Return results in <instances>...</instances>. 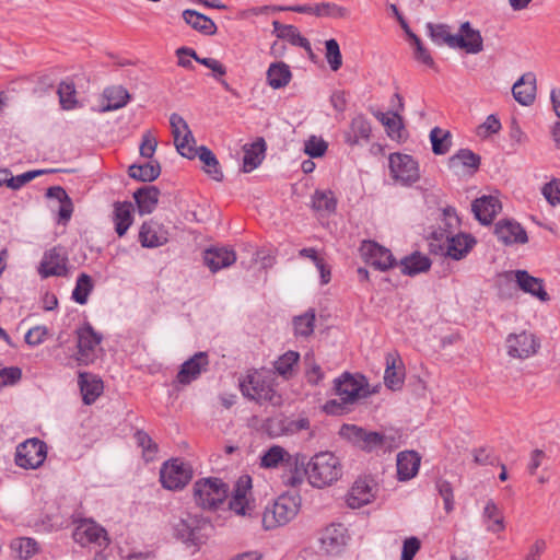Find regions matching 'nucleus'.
Returning <instances> with one entry per match:
<instances>
[{
	"label": "nucleus",
	"instance_id": "nucleus-1",
	"mask_svg": "<svg viewBox=\"0 0 560 560\" xmlns=\"http://www.w3.org/2000/svg\"><path fill=\"white\" fill-rule=\"evenodd\" d=\"M366 386L364 376L354 377L348 372L343 373L334 382V392L339 399L326 401L324 411L328 415H343L350 411V405L368 395Z\"/></svg>",
	"mask_w": 560,
	"mask_h": 560
},
{
	"label": "nucleus",
	"instance_id": "nucleus-2",
	"mask_svg": "<svg viewBox=\"0 0 560 560\" xmlns=\"http://www.w3.org/2000/svg\"><path fill=\"white\" fill-rule=\"evenodd\" d=\"M342 474L340 460L330 452H320L314 455L307 466L303 465L302 477L307 476L310 483L316 488H324L337 481Z\"/></svg>",
	"mask_w": 560,
	"mask_h": 560
},
{
	"label": "nucleus",
	"instance_id": "nucleus-3",
	"mask_svg": "<svg viewBox=\"0 0 560 560\" xmlns=\"http://www.w3.org/2000/svg\"><path fill=\"white\" fill-rule=\"evenodd\" d=\"M306 457L301 454H290L282 446L273 445L260 458V466L265 468L282 467L291 472L287 483L295 487L302 482V469Z\"/></svg>",
	"mask_w": 560,
	"mask_h": 560
},
{
	"label": "nucleus",
	"instance_id": "nucleus-4",
	"mask_svg": "<svg viewBox=\"0 0 560 560\" xmlns=\"http://www.w3.org/2000/svg\"><path fill=\"white\" fill-rule=\"evenodd\" d=\"M430 243L433 252L439 250L454 260L464 258L475 246L476 240L466 233L454 234L452 231H433Z\"/></svg>",
	"mask_w": 560,
	"mask_h": 560
},
{
	"label": "nucleus",
	"instance_id": "nucleus-5",
	"mask_svg": "<svg viewBox=\"0 0 560 560\" xmlns=\"http://www.w3.org/2000/svg\"><path fill=\"white\" fill-rule=\"evenodd\" d=\"M300 498L298 495L282 494L271 505L266 506L261 523L265 529H273L291 522L299 513Z\"/></svg>",
	"mask_w": 560,
	"mask_h": 560
},
{
	"label": "nucleus",
	"instance_id": "nucleus-6",
	"mask_svg": "<svg viewBox=\"0 0 560 560\" xmlns=\"http://www.w3.org/2000/svg\"><path fill=\"white\" fill-rule=\"evenodd\" d=\"M229 492V486L219 478H203L194 485L196 503L205 510H215L222 504Z\"/></svg>",
	"mask_w": 560,
	"mask_h": 560
},
{
	"label": "nucleus",
	"instance_id": "nucleus-7",
	"mask_svg": "<svg viewBox=\"0 0 560 560\" xmlns=\"http://www.w3.org/2000/svg\"><path fill=\"white\" fill-rule=\"evenodd\" d=\"M77 334V361L79 364L93 363L102 352V334L97 332L90 323H84L75 330Z\"/></svg>",
	"mask_w": 560,
	"mask_h": 560
},
{
	"label": "nucleus",
	"instance_id": "nucleus-8",
	"mask_svg": "<svg viewBox=\"0 0 560 560\" xmlns=\"http://www.w3.org/2000/svg\"><path fill=\"white\" fill-rule=\"evenodd\" d=\"M242 394L256 401H273L276 390L270 376L264 371L249 372L240 383Z\"/></svg>",
	"mask_w": 560,
	"mask_h": 560
},
{
	"label": "nucleus",
	"instance_id": "nucleus-9",
	"mask_svg": "<svg viewBox=\"0 0 560 560\" xmlns=\"http://www.w3.org/2000/svg\"><path fill=\"white\" fill-rule=\"evenodd\" d=\"M389 171L392 177L404 186H410L420 178L418 162L408 154H390Z\"/></svg>",
	"mask_w": 560,
	"mask_h": 560
},
{
	"label": "nucleus",
	"instance_id": "nucleus-10",
	"mask_svg": "<svg viewBox=\"0 0 560 560\" xmlns=\"http://www.w3.org/2000/svg\"><path fill=\"white\" fill-rule=\"evenodd\" d=\"M46 456V444L38 439H30L16 447L15 464L24 469H36L44 463Z\"/></svg>",
	"mask_w": 560,
	"mask_h": 560
},
{
	"label": "nucleus",
	"instance_id": "nucleus-11",
	"mask_svg": "<svg viewBox=\"0 0 560 560\" xmlns=\"http://www.w3.org/2000/svg\"><path fill=\"white\" fill-rule=\"evenodd\" d=\"M191 477V468L179 459L164 463L160 470V481L168 490L183 489Z\"/></svg>",
	"mask_w": 560,
	"mask_h": 560
},
{
	"label": "nucleus",
	"instance_id": "nucleus-12",
	"mask_svg": "<svg viewBox=\"0 0 560 560\" xmlns=\"http://www.w3.org/2000/svg\"><path fill=\"white\" fill-rule=\"evenodd\" d=\"M506 352L514 359H527L538 351L540 345L534 334L523 330L510 334L505 339Z\"/></svg>",
	"mask_w": 560,
	"mask_h": 560
},
{
	"label": "nucleus",
	"instance_id": "nucleus-13",
	"mask_svg": "<svg viewBox=\"0 0 560 560\" xmlns=\"http://www.w3.org/2000/svg\"><path fill=\"white\" fill-rule=\"evenodd\" d=\"M170 125L177 152L189 160L195 159L196 149L190 144L195 140L185 119L173 113L170 117Z\"/></svg>",
	"mask_w": 560,
	"mask_h": 560
},
{
	"label": "nucleus",
	"instance_id": "nucleus-14",
	"mask_svg": "<svg viewBox=\"0 0 560 560\" xmlns=\"http://www.w3.org/2000/svg\"><path fill=\"white\" fill-rule=\"evenodd\" d=\"M68 253L62 246H55L44 253L38 272L43 278L65 277L68 273Z\"/></svg>",
	"mask_w": 560,
	"mask_h": 560
},
{
	"label": "nucleus",
	"instance_id": "nucleus-15",
	"mask_svg": "<svg viewBox=\"0 0 560 560\" xmlns=\"http://www.w3.org/2000/svg\"><path fill=\"white\" fill-rule=\"evenodd\" d=\"M348 538L347 528L343 525L331 524L320 535V549L327 555L337 556L345 549Z\"/></svg>",
	"mask_w": 560,
	"mask_h": 560
},
{
	"label": "nucleus",
	"instance_id": "nucleus-16",
	"mask_svg": "<svg viewBox=\"0 0 560 560\" xmlns=\"http://www.w3.org/2000/svg\"><path fill=\"white\" fill-rule=\"evenodd\" d=\"M73 538L81 546L95 544L98 547H105L108 544L105 529L95 522L89 520H84L79 523L73 532Z\"/></svg>",
	"mask_w": 560,
	"mask_h": 560
},
{
	"label": "nucleus",
	"instance_id": "nucleus-17",
	"mask_svg": "<svg viewBox=\"0 0 560 560\" xmlns=\"http://www.w3.org/2000/svg\"><path fill=\"white\" fill-rule=\"evenodd\" d=\"M362 252L368 261L378 270L386 271L397 264L392 252L375 242H364Z\"/></svg>",
	"mask_w": 560,
	"mask_h": 560
},
{
	"label": "nucleus",
	"instance_id": "nucleus-18",
	"mask_svg": "<svg viewBox=\"0 0 560 560\" xmlns=\"http://www.w3.org/2000/svg\"><path fill=\"white\" fill-rule=\"evenodd\" d=\"M208 365V353L202 351L197 352L180 365V370L178 371L176 378L178 383L187 385L198 378Z\"/></svg>",
	"mask_w": 560,
	"mask_h": 560
},
{
	"label": "nucleus",
	"instance_id": "nucleus-19",
	"mask_svg": "<svg viewBox=\"0 0 560 560\" xmlns=\"http://www.w3.org/2000/svg\"><path fill=\"white\" fill-rule=\"evenodd\" d=\"M494 233L504 245L525 244L528 241L526 231L520 223L512 220H501L495 224Z\"/></svg>",
	"mask_w": 560,
	"mask_h": 560
},
{
	"label": "nucleus",
	"instance_id": "nucleus-20",
	"mask_svg": "<svg viewBox=\"0 0 560 560\" xmlns=\"http://www.w3.org/2000/svg\"><path fill=\"white\" fill-rule=\"evenodd\" d=\"M456 48L467 54H479L483 50V39L478 30L471 27L469 22L462 23L459 34H456Z\"/></svg>",
	"mask_w": 560,
	"mask_h": 560
},
{
	"label": "nucleus",
	"instance_id": "nucleus-21",
	"mask_svg": "<svg viewBox=\"0 0 560 560\" xmlns=\"http://www.w3.org/2000/svg\"><path fill=\"white\" fill-rule=\"evenodd\" d=\"M500 210L501 203L499 199L493 196H482L477 198L471 205V211L475 218L483 225L491 224Z\"/></svg>",
	"mask_w": 560,
	"mask_h": 560
},
{
	"label": "nucleus",
	"instance_id": "nucleus-22",
	"mask_svg": "<svg viewBox=\"0 0 560 560\" xmlns=\"http://www.w3.org/2000/svg\"><path fill=\"white\" fill-rule=\"evenodd\" d=\"M139 241L142 247L154 248L162 246L168 241L167 231L158 222H144L139 232Z\"/></svg>",
	"mask_w": 560,
	"mask_h": 560
},
{
	"label": "nucleus",
	"instance_id": "nucleus-23",
	"mask_svg": "<svg viewBox=\"0 0 560 560\" xmlns=\"http://www.w3.org/2000/svg\"><path fill=\"white\" fill-rule=\"evenodd\" d=\"M235 260V252L228 247H210L203 253L205 265L212 272L231 266Z\"/></svg>",
	"mask_w": 560,
	"mask_h": 560
},
{
	"label": "nucleus",
	"instance_id": "nucleus-24",
	"mask_svg": "<svg viewBox=\"0 0 560 560\" xmlns=\"http://www.w3.org/2000/svg\"><path fill=\"white\" fill-rule=\"evenodd\" d=\"M513 97L523 106H528L535 101L536 77L532 72L523 74L512 88Z\"/></svg>",
	"mask_w": 560,
	"mask_h": 560
},
{
	"label": "nucleus",
	"instance_id": "nucleus-25",
	"mask_svg": "<svg viewBox=\"0 0 560 560\" xmlns=\"http://www.w3.org/2000/svg\"><path fill=\"white\" fill-rule=\"evenodd\" d=\"M405 372L404 365L396 353H388L386 355V370L384 373L385 385L392 389H400L404 384Z\"/></svg>",
	"mask_w": 560,
	"mask_h": 560
},
{
	"label": "nucleus",
	"instance_id": "nucleus-26",
	"mask_svg": "<svg viewBox=\"0 0 560 560\" xmlns=\"http://www.w3.org/2000/svg\"><path fill=\"white\" fill-rule=\"evenodd\" d=\"M481 518L487 532L492 534H500L504 532L505 520L503 512L492 499L487 500L482 510Z\"/></svg>",
	"mask_w": 560,
	"mask_h": 560
},
{
	"label": "nucleus",
	"instance_id": "nucleus-27",
	"mask_svg": "<svg viewBox=\"0 0 560 560\" xmlns=\"http://www.w3.org/2000/svg\"><path fill=\"white\" fill-rule=\"evenodd\" d=\"M515 281L520 289L525 293L539 299L541 302L549 300V295L544 288L542 280L530 276L526 270L514 271Z\"/></svg>",
	"mask_w": 560,
	"mask_h": 560
},
{
	"label": "nucleus",
	"instance_id": "nucleus-28",
	"mask_svg": "<svg viewBox=\"0 0 560 560\" xmlns=\"http://www.w3.org/2000/svg\"><path fill=\"white\" fill-rule=\"evenodd\" d=\"M421 458L415 451L400 452L397 455V476L401 481L413 478L420 466Z\"/></svg>",
	"mask_w": 560,
	"mask_h": 560
},
{
	"label": "nucleus",
	"instance_id": "nucleus-29",
	"mask_svg": "<svg viewBox=\"0 0 560 560\" xmlns=\"http://www.w3.org/2000/svg\"><path fill=\"white\" fill-rule=\"evenodd\" d=\"M179 52H187L198 63L210 69L212 71L213 79L217 80L225 91H231L230 84L223 79V77L226 74V68L222 62L214 58L199 57L197 52L189 47H180Z\"/></svg>",
	"mask_w": 560,
	"mask_h": 560
},
{
	"label": "nucleus",
	"instance_id": "nucleus-30",
	"mask_svg": "<svg viewBox=\"0 0 560 560\" xmlns=\"http://www.w3.org/2000/svg\"><path fill=\"white\" fill-rule=\"evenodd\" d=\"M243 171L249 173L258 167L265 156L266 141L257 138L253 143L244 145Z\"/></svg>",
	"mask_w": 560,
	"mask_h": 560
},
{
	"label": "nucleus",
	"instance_id": "nucleus-31",
	"mask_svg": "<svg viewBox=\"0 0 560 560\" xmlns=\"http://www.w3.org/2000/svg\"><path fill=\"white\" fill-rule=\"evenodd\" d=\"M160 190L155 186H143L133 192L140 214H149L154 211L159 202Z\"/></svg>",
	"mask_w": 560,
	"mask_h": 560
},
{
	"label": "nucleus",
	"instance_id": "nucleus-32",
	"mask_svg": "<svg viewBox=\"0 0 560 560\" xmlns=\"http://www.w3.org/2000/svg\"><path fill=\"white\" fill-rule=\"evenodd\" d=\"M374 498L372 487L365 480H357L347 495V504L351 509H360Z\"/></svg>",
	"mask_w": 560,
	"mask_h": 560
},
{
	"label": "nucleus",
	"instance_id": "nucleus-33",
	"mask_svg": "<svg viewBox=\"0 0 560 560\" xmlns=\"http://www.w3.org/2000/svg\"><path fill=\"white\" fill-rule=\"evenodd\" d=\"M79 386L85 405H92L101 396L104 388L102 380L88 373H80Z\"/></svg>",
	"mask_w": 560,
	"mask_h": 560
},
{
	"label": "nucleus",
	"instance_id": "nucleus-34",
	"mask_svg": "<svg viewBox=\"0 0 560 560\" xmlns=\"http://www.w3.org/2000/svg\"><path fill=\"white\" fill-rule=\"evenodd\" d=\"M272 25L278 38L285 39L292 45L302 47L312 54V47L308 39L301 35L298 27L293 25L281 24L279 21H273Z\"/></svg>",
	"mask_w": 560,
	"mask_h": 560
},
{
	"label": "nucleus",
	"instance_id": "nucleus-35",
	"mask_svg": "<svg viewBox=\"0 0 560 560\" xmlns=\"http://www.w3.org/2000/svg\"><path fill=\"white\" fill-rule=\"evenodd\" d=\"M399 266L401 268V273L413 277L421 272H425L431 267V260L428 256L422 255L419 252H415L409 256L404 257Z\"/></svg>",
	"mask_w": 560,
	"mask_h": 560
},
{
	"label": "nucleus",
	"instance_id": "nucleus-36",
	"mask_svg": "<svg viewBox=\"0 0 560 560\" xmlns=\"http://www.w3.org/2000/svg\"><path fill=\"white\" fill-rule=\"evenodd\" d=\"M371 131L370 121L363 115H358L351 120L350 131L346 135V142L355 145L360 140L369 141Z\"/></svg>",
	"mask_w": 560,
	"mask_h": 560
},
{
	"label": "nucleus",
	"instance_id": "nucleus-37",
	"mask_svg": "<svg viewBox=\"0 0 560 560\" xmlns=\"http://www.w3.org/2000/svg\"><path fill=\"white\" fill-rule=\"evenodd\" d=\"M291 78L290 67L282 61L271 63L267 70L268 85L275 90L287 86Z\"/></svg>",
	"mask_w": 560,
	"mask_h": 560
},
{
	"label": "nucleus",
	"instance_id": "nucleus-38",
	"mask_svg": "<svg viewBox=\"0 0 560 560\" xmlns=\"http://www.w3.org/2000/svg\"><path fill=\"white\" fill-rule=\"evenodd\" d=\"M103 97L106 103L102 106L101 112L105 113L126 106L130 95L122 86H112L104 90Z\"/></svg>",
	"mask_w": 560,
	"mask_h": 560
},
{
	"label": "nucleus",
	"instance_id": "nucleus-39",
	"mask_svg": "<svg viewBox=\"0 0 560 560\" xmlns=\"http://www.w3.org/2000/svg\"><path fill=\"white\" fill-rule=\"evenodd\" d=\"M128 174L131 178L139 182H153L161 174L160 163L151 160L143 164H133L129 166Z\"/></svg>",
	"mask_w": 560,
	"mask_h": 560
},
{
	"label": "nucleus",
	"instance_id": "nucleus-40",
	"mask_svg": "<svg viewBox=\"0 0 560 560\" xmlns=\"http://www.w3.org/2000/svg\"><path fill=\"white\" fill-rule=\"evenodd\" d=\"M183 19L194 30L199 31L202 34L213 35L217 32L214 22L210 18L195 10H185L183 12Z\"/></svg>",
	"mask_w": 560,
	"mask_h": 560
},
{
	"label": "nucleus",
	"instance_id": "nucleus-41",
	"mask_svg": "<svg viewBox=\"0 0 560 560\" xmlns=\"http://www.w3.org/2000/svg\"><path fill=\"white\" fill-rule=\"evenodd\" d=\"M196 156L203 163L205 172L214 180H222L223 173L213 152L205 145L196 149Z\"/></svg>",
	"mask_w": 560,
	"mask_h": 560
},
{
	"label": "nucleus",
	"instance_id": "nucleus-42",
	"mask_svg": "<svg viewBox=\"0 0 560 560\" xmlns=\"http://www.w3.org/2000/svg\"><path fill=\"white\" fill-rule=\"evenodd\" d=\"M480 165V156L474 153L469 149H460L456 154L450 158L448 166L453 170H458L459 167L472 170L474 172L478 170Z\"/></svg>",
	"mask_w": 560,
	"mask_h": 560
},
{
	"label": "nucleus",
	"instance_id": "nucleus-43",
	"mask_svg": "<svg viewBox=\"0 0 560 560\" xmlns=\"http://www.w3.org/2000/svg\"><path fill=\"white\" fill-rule=\"evenodd\" d=\"M427 28L433 43L436 45H446L450 48H456V34H452L446 24L428 23Z\"/></svg>",
	"mask_w": 560,
	"mask_h": 560
},
{
	"label": "nucleus",
	"instance_id": "nucleus-44",
	"mask_svg": "<svg viewBox=\"0 0 560 560\" xmlns=\"http://www.w3.org/2000/svg\"><path fill=\"white\" fill-rule=\"evenodd\" d=\"M430 140L432 144V151L436 155L446 154L452 147L451 132L440 127H434L430 131Z\"/></svg>",
	"mask_w": 560,
	"mask_h": 560
},
{
	"label": "nucleus",
	"instance_id": "nucleus-45",
	"mask_svg": "<svg viewBox=\"0 0 560 560\" xmlns=\"http://www.w3.org/2000/svg\"><path fill=\"white\" fill-rule=\"evenodd\" d=\"M115 231L119 236L126 234L127 230L132 223V215L130 205L117 203L114 211Z\"/></svg>",
	"mask_w": 560,
	"mask_h": 560
},
{
	"label": "nucleus",
	"instance_id": "nucleus-46",
	"mask_svg": "<svg viewBox=\"0 0 560 560\" xmlns=\"http://www.w3.org/2000/svg\"><path fill=\"white\" fill-rule=\"evenodd\" d=\"M336 205L331 190H316L312 197V207L316 211L331 213L336 210Z\"/></svg>",
	"mask_w": 560,
	"mask_h": 560
},
{
	"label": "nucleus",
	"instance_id": "nucleus-47",
	"mask_svg": "<svg viewBox=\"0 0 560 560\" xmlns=\"http://www.w3.org/2000/svg\"><path fill=\"white\" fill-rule=\"evenodd\" d=\"M315 326V311L308 310L302 315L293 318V327L296 336L308 337L313 334Z\"/></svg>",
	"mask_w": 560,
	"mask_h": 560
},
{
	"label": "nucleus",
	"instance_id": "nucleus-48",
	"mask_svg": "<svg viewBox=\"0 0 560 560\" xmlns=\"http://www.w3.org/2000/svg\"><path fill=\"white\" fill-rule=\"evenodd\" d=\"M375 117L386 127L387 135L392 139L400 138L402 119L398 113H376Z\"/></svg>",
	"mask_w": 560,
	"mask_h": 560
},
{
	"label": "nucleus",
	"instance_id": "nucleus-49",
	"mask_svg": "<svg viewBox=\"0 0 560 560\" xmlns=\"http://www.w3.org/2000/svg\"><path fill=\"white\" fill-rule=\"evenodd\" d=\"M11 548L22 560H27L38 552L37 541L30 537L14 539L11 542Z\"/></svg>",
	"mask_w": 560,
	"mask_h": 560
},
{
	"label": "nucleus",
	"instance_id": "nucleus-50",
	"mask_svg": "<svg viewBox=\"0 0 560 560\" xmlns=\"http://www.w3.org/2000/svg\"><path fill=\"white\" fill-rule=\"evenodd\" d=\"M93 290V281L92 278L86 273L79 275L77 279L75 287L72 291V299L84 305L88 302V298Z\"/></svg>",
	"mask_w": 560,
	"mask_h": 560
},
{
	"label": "nucleus",
	"instance_id": "nucleus-51",
	"mask_svg": "<svg viewBox=\"0 0 560 560\" xmlns=\"http://www.w3.org/2000/svg\"><path fill=\"white\" fill-rule=\"evenodd\" d=\"M299 359L300 354L298 352L288 351L275 362V369L279 375L290 378Z\"/></svg>",
	"mask_w": 560,
	"mask_h": 560
},
{
	"label": "nucleus",
	"instance_id": "nucleus-52",
	"mask_svg": "<svg viewBox=\"0 0 560 560\" xmlns=\"http://www.w3.org/2000/svg\"><path fill=\"white\" fill-rule=\"evenodd\" d=\"M59 102L63 109H72L77 105L75 88L72 82L63 81L58 88Z\"/></svg>",
	"mask_w": 560,
	"mask_h": 560
},
{
	"label": "nucleus",
	"instance_id": "nucleus-53",
	"mask_svg": "<svg viewBox=\"0 0 560 560\" xmlns=\"http://www.w3.org/2000/svg\"><path fill=\"white\" fill-rule=\"evenodd\" d=\"M316 16H329L335 19H346L349 18L350 11L340 7L336 3L331 2H323L315 5Z\"/></svg>",
	"mask_w": 560,
	"mask_h": 560
},
{
	"label": "nucleus",
	"instance_id": "nucleus-54",
	"mask_svg": "<svg viewBox=\"0 0 560 560\" xmlns=\"http://www.w3.org/2000/svg\"><path fill=\"white\" fill-rule=\"evenodd\" d=\"M326 60L332 71H337L342 66V56L340 52L339 44L336 39L331 38L326 40Z\"/></svg>",
	"mask_w": 560,
	"mask_h": 560
},
{
	"label": "nucleus",
	"instance_id": "nucleus-55",
	"mask_svg": "<svg viewBox=\"0 0 560 560\" xmlns=\"http://www.w3.org/2000/svg\"><path fill=\"white\" fill-rule=\"evenodd\" d=\"M174 535L177 539H180L185 544H197L196 529L184 520H180L175 524Z\"/></svg>",
	"mask_w": 560,
	"mask_h": 560
},
{
	"label": "nucleus",
	"instance_id": "nucleus-56",
	"mask_svg": "<svg viewBox=\"0 0 560 560\" xmlns=\"http://www.w3.org/2000/svg\"><path fill=\"white\" fill-rule=\"evenodd\" d=\"M439 494L442 497L444 502V510L446 513H451L454 510V494L452 485L444 479L436 480L435 483Z\"/></svg>",
	"mask_w": 560,
	"mask_h": 560
},
{
	"label": "nucleus",
	"instance_id": "nucleus-57",
	"mask_svg": "<svg viewBox=\"0 0 560 560\" xmlns=\"http://www.w3.org/2000/svg\"><path fill=\"white\" fill-rule=\"evenodd\" d=\"M327 148V142L316 136H311L304 143V152L311 158L323 156Z\"/></svg>",
	"mask_w": 560,
	"mask_h": 560
},
{
	"label": "nucleus",
	"instance_id": "nucleus-58",
	"mask_svg": "<svg viewBox=\"0 0 560 560\" xmlns=\"http://www.w3.org/2000/svg\"><path fill=\"white\" fill-rule=\"evenodd\" d=\"M365 430L354 424H343L340 428L339 434L341 438L350 441L354 445L359 446L362 444V439Z\"/></svg>",
	"mask_w": 560,
	"mask_h": 560
},
{
	"label": "nucleus",
	"instance_id": "nucleus-59",
	"mask_svg": "<svg viewBox=\"0 0 560 560\" xmlns=\"http://www.w3.org/2000/svg\"><path fill=\"white\" fill-rule=\"evenodd\" d=\"M44 173L45 171L43 170L28 171L18 176H12V174L10 173L8 187L14 190L20 189L22 186H24L25 184L30 183L31 180H33L34 178Z\"/></svg>",
	"mask_w": 560,
	"mask_h": 560
},
{
	"label": "nucleus",
	"instance_id": "nucleus-60",
	"mask_svg": "<svg viewBox=\"0 0 560 560\" xmlns=\"http://www.w3.org/2000/svg\"><path fill=\"white\" fill-rule=\"evenodd\" d=\"M541 192L546 200L551 205L556 206L560 203V179H552L551 182L544 185Z\"/></svg>",
	"mask_w": 560,
	"mask_h": 560
},
{
	"label": "nucleus",
	"instance_id": "nucleus-61",
	"mask_svg": "<svg viewBox=\"0 0 560 560\" xmlns=\"http://www.w3.org/2000/svg\"><path fill=\"white\" fill-rule=\"evenodd\" d=\"M22 377V371L18 366H10L0 370V389L3 386L13 385Z\"/></svg>",
	"mask_w": 560,
	"mask_h": 560
},
{
	"label": "nucleus",
	"instance_id": "nucleus-62",
	"mask_svg": "<svg viewBox=\"0 0 560 560\" xmlns=\"http://www.w3.org/2000/svg\"><path fill=\"white\" fill-rule=\"evenodd\" d=\"M383 443H384L383 434H381L378 432L365 430L360 448L370 452V451H373V450L382 446Z\"/></svg>",
	"mask_w": 560,
	"mask_h": 560
},
{
	"label": "nucleus",
	"instance_id": "nucleus-63",
	"mask_svg": "<svg viewBox=\"0 0 560 560\" xmlns=\"http://www.w3.org/2000/svg\"><path fill=\"white\" fill-rule=\"evenodd\" d=\"M230 510L238 515L252 516L254 508L250 506L247 499H241V495H232L229 502Z\"/></svg>",
	"mask_w": 560,
	"mask_h": 560
},
{
	"label": "nucleus",
	"instance_id": "nucleus-64",
	"mask_svg": "<svg viewBox=\"0 0 560 560\" xmlns=\"http://www.w3.org/2000/svg\"><path fill=\"white\" fill-rule=\"evenodd\" d=\"M48 334L45 326H35L31 328L25 335V342L30 346H38L43 343Z\"/></svg>",
	"mask_w": 560,
	"mask_h": 560
}]
</instances>
